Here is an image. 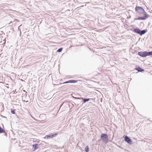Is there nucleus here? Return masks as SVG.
<instances>
[{
    "label": "nucleus",
    "mask_w": 152,
    "mask_h": 152,
    "mask_svg": "<svg viewBox=\"0 0 152 152\" xmlns=\"http://www.w3.org/2000/svg\"><path fill=\"white\" fill-rule=\"evenodd\" d=\"M85 151L86 152H88L89 151V148L88 146L86 147Z\"/></svg>",
    "instance_id": "13"
},
{
    "label": "nucleus",
    "mask_w": 152,
    "mask_h": 152,
    "mask_svg": "<svg viewBox=\"0 0 152 152\" xmlns=\"http://www.w3.org/2000/svg\"><path fill=\"white\" fill-rule=\"evenodd\" d=\"M101 139H102L103 142L105 143L107 142L108 140V135L106 134L103 133L101 134L100 136Z\"/></svg>",
    "instance_id": "3"
},
{
    "label": "nucleus",
    "mask_w": 152,
    "mask_h": 152,
    "mask_svg": "<svg viewBox=\"0 0 152 152\" xmlns=\"http://www.w3.org/2000/svg\"><path fill=\"white\" fill-rule=\"evenodd\" d=\"M124 140L125 141L127 142L128 144H132V141L127 136H126L125 137Z\"/></svg>",
    "instance_id": "6"
},
{
    "label": "nucleus",
    "mask_w": 152,
    "mask_h": 152,
    "mask_svg": "<svg viewBox=\"0 0 152 152\" xmlns=\"http://www.w3.org/2000/svg\"><path fill=\"white\" fill-rule=\"evenodd\" d=\"M39 145L37 144H35L32 145L33 148L34 149V151L36 150L38 148Z\"/></svg>",
    "instance_id": "8"
},
{
    "label": "nucleus",
    "mask_w": 152,
    "mask_h": 152,
    "mask_svg": "<svg viewBox=\"0 0 152 152\" xmlns=\"http://www.w3.org/2000/svg\"><path fill=\"white\" fill-rule=\"evenodd\" d=\"M4 133H5V135H7V133H6L5 132Z\"/></svg>",
    "instance_id": "18"
},
{
    "label": "nucleus",
    "mask_w": 152,
    "mask_h": 152,
    "mask_svg": "<svg viewBox=\"0 0 152 152\" xmlns=\"http://www.w3.org/2000/svg\"><path fill=\"white\" fill-rule=\"evenodd\" d=\"M11 113H12V114H15V111L14 110H12L11 111Z\"/></svg>",
    "instance_id": "16"
},
{
    "label": "nucleus",
    "mask_w": 152,
    "mask_h": 152,
    "mask_svg": "<svg viewBox=\"0 0 152 152\" xmlns=\"http://www.w3.org/2000/svg\"><path fill=\"white\" fill-rule=\"evenodd\" d=\"M136 69L137 70L138 72H142L144 70L142 69L139 66L136 68Z\"/></svg>",
    "instance_id": "9"
},
{
    "label": "nucleus",
    "mask_w": 152,
    "mask_h": 152,
    "mask_svg": "<svg viewBox=\"0 0 152 152\" xmlns=\"http://www.w3.org/2000/svg\"><path fill=\"white\" fill-rule=\"evenodd\" d=\"M75 99H80L81 98H77V97H75Z\"/></svg>",
    "instance_id": "17"
},
{
    "label": "nucleus",
    "mask_w": 152,
    "mask_h": 152,
    "mask_svg": "<svg viewBox=\"0 0 152 152\" xmlns=\"http://www.w3.org/2000/svg\"><path fill=\"white\" fill-rule=\"evenodd\" d=\"M137 54L142 57H145L148 56L152 55V51H140L138 52Z\"/></svg>",
    "instance_id": "1"
},
{
    "label": "nucleus",
    "mask_w": 152,
    "mask_h": 152,
    "mask_svg": "<svg viewBox=\"0 0 152 152\" xmlns=\"http://www.w3.org/2000/svg\"><path fill=\"white\" fill-rule=\"evenodd\" d=\"M28 102V101H26V102Z\"/></svg>",
    "instance_id": "20"
},
{
    "label": "nucleus",
    "mask_w": 152,
    "mask_h": 152,
    "mask_svg": "<svg viewBox=\"0 0 152 152\" xmlns=\"http://www.w3.org/2000/svg\"><path fill=\"white\" fill-rule=\"evenodd\" d=\"M141 14H143L144 15V17H146V19L147 18L149 17V15H148V14H147L146 12L144 11V12H142V13Z\"/></svg>",
    "instance_id": "12"
},
{
    "label": "nucleus",
    "mask_w": 152,
    "mask_h": 152,
    "mask_svg": "<svg viewBox=\"0 0 152 152\" xmlns=\"http://www.w3.org/2000/svg\"><path fill=\"white\" fill-rule=\"evenodd\" d=\"M62 50H63V48H61L58 50V52H61Z\"/></svg>",
    "instance_id": "15"
},
{
    "label": "nucleus",
    "mask_w": 152,
    "mask_h": 152,
    "mask_svg": "<svg viewBox=\"0 0 152 152\" xmlns=\"http://www.w3.org/2000/svg\"><path fill=\"white\" fill-rule=\"evenodd\" d=\"M135 11L138 13L141 14L144 12V10L141 7L136 6L135 8Z\"/></svg>",
    "instance_id": "4"
},
{
    "label": "nucleus",
    "mask_w": 152,
    "mask_h": 152,
    "mask_svg": "<svg viewBox=\"0 0 152 152\" xmlns=\"http://www.w3.org/2000/svg\"><path fill=\"white\" fill-rule=\"evenodd\" d=\"M83 100V102L84 103H85L87 102H88L89 101V100H90V99H87L86 98H81Z\"/></svg>",
    "instance_id": "11"
},
{
    "label": "nucleus",
    "mask_w": 152,
    "mask_h": 152,
    "mask_svg": "<svg viewBox=\"0 0 152 152\" xmlns=\"http://www.w3.org/2000/svg\"><path fill=\"white\" fill-rule=\"evenodd\" d=\"M146 17H139L137 18H135L134 19L135 20H145L146 19Z\"/></svg>",
    "instance_id": "10"
},
{
    "label": "nucleus",
    "mask_w": 152,
    "mask_h": 152,
    "mask_svg": "<svg viewBox=\"0 0 152 152\" xmlns=\"http://www.w3.org/2000/svg\"><path fill=\"white\" fill-rule=\"evenodd\" d=\"M147 31V29L141 30L139 28H134V29L133 32L135 33L140 34V36L144 34Z\"/></svg>",
    "instance_id": "2"
},
{
    "label": "nucleus",
    "mask_w": 152,
    "mask_h": 152,
    "mask_svg": "<svg viewBox=\"0 0 152 152\" xmlns=\"http://www.w3.org/2000/svg\"><path fill=\"white\" fill-rule=\"evenodd\" d=\"M5 132L3 129L0 126V133Z\"/></svg>",
    "instance_id": "14"
},
{
    "label": "nucleus",
    "mask_w": 152,
    "mask_h": 152,
    "mask_svg": "<svg viewBox=\"0 0 152 152\" xmlns=\"http://www.w3.org/2000/svg\"><path fill=\"white\" fill-rule=\"evenodd\" d=\"M57 135V133L55 134H51L50 135H46L45 137V138L47 139H50L53 137H56Z\"/></svg>",
    "instance_id": "5"
},
{
    "label": "nucleus",
    "mask_w": 152,
    "mask_h": 152,
    "mask_svg": "<svg viewBox=\"0 0 152 152\" xmlns=\"http://www.w3.org/2000/svg\"><path fill=\"white\" fill-rule=\"evenodd\" d=\"M87 3V4H88V3H89V2H87V3Z\"/></svg>",
    "instance_id": "19"
},
{
    "label": "nucleus",
    "mask_w": 152,
    "mask_h": 152,
    "mask_svg": "<svg viewBox=\"0 0 152 152\" xmlns=\"http://www.w3.org/2000/svg\"><path fill=\"white\" fill-rule=\"evenodd\" d=\"M77 82V81L76 80H70L69 81H66L61 84H66L68 83H75Z\"/></svg>",
    "instance_id": "7"
}]
</instances>
